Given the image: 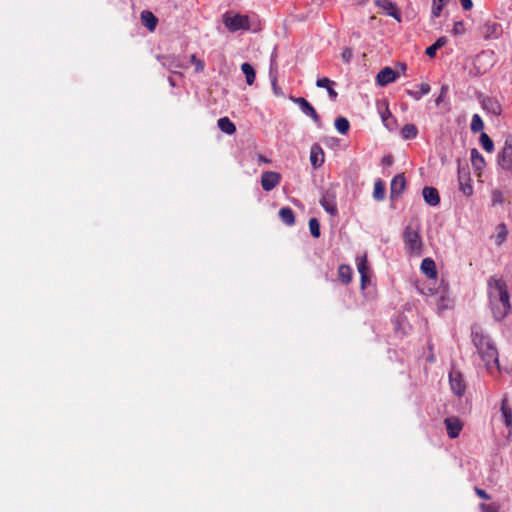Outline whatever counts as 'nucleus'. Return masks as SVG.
<instances>
[{
	"instance_id": "nucleus-1",
	"label": "nucleus",
	"mask_w": 512,
	"mask_h": 512,
	"mask_svg": "<svg viewBox=\"0 0 512 512\" xmlns=\"http://www.w3.org/2000/svg\"><path fill=\"white\" fill-rule=\"evenodd\" d=\"M471 337L480 357L486 363L488 369L491 364L499 368L498 351L490 337L485 334L481 326L474 324L471 328Z\"/></svg>"
},
{
	"instance_id": "nucleus-2",
	"label": "nucleus",
	"mask_w": 512,
	"mask_h": 512,
	"mask_svg": "<svg viewBox=\"0 0 512 512\" xmlns=\"http://www.w3.org/2000/svg\"><path fill=\"white\" fill-rule=\"evenodd\" d=\"M489 302H502L509 298L506 283L499 278L490 277L488 280Z\"/></svg>"
},
{
	"instance_id": "nucleus-3",
	"label": "nucleus",
	"mask_w": 512,
	"mask_h": 512,
	"mask_svg": "<svg viewBox=\"0 0 512 512\" xmlns=\"http://www.w3.org/2000/svg\"><path fill=\"white\" fill-rule=\"evenodd\" d=\"M223 24L229 32H236L238 30H249V17L241 14H234L232 12H226L223 15Z\"/></svg>"
},
{
	"instance_id": "nucleus-4",
	"label": "nucleus",
	"mask_w": 512,
	"mask_h": 512,
	"mask_svg": "<svg viewBox=\"0 0 512 512\" xmlns=\"http://www.w3.org/2000/svg\"><path fill=\"white\" fill-rule=\"evenodd\" d=\"M337 193L333 186L324 189L321 193L320 205L331 216L338 215Z\"/></svg>"
},
{
	"instance_id": "nucleus-5",
	"label": "nucleus",
	"mask_w": 512,
	"mask_h": 512,
	"mask_svg": "<svg viewBox=\"0 0 512 512\" xmlns=\"http://www.w3.org/2000/svg\"><path fill=\"white\" fill-rule=\"evenodd\" d=\"M291 100L298 105L299 109L303 114L310 117L317 127H321V117L315 110V108L303 97H292Z\"/></svg>"
},
{
	"instance_id": "nucleus-6",
	"label": "nucleus",
	"mask_w": 512,
	"mask_h": 512,
	"mask_svg": "<svg viewBox=\"0 0 512 512\" xmlns=\"http://www.w3.org/2000/svg\"><path fill=\"white\" fill-rule=\"evenodd\" d=\"M498 165L512 174V140H506L502 150L497 155Z\"/></svg>"
},
{
	"instance_id": "nucleus-7",
	"label": "nucleus",
	"mask_w": 512,
	"mask_h": 512,
	"mask_svg": "<svg viewBox=\"0 0 512 512\" xmlns=\"http://www.w3.org/2000/svg\"><path fill=\"white\" fill-rule=\"evenodd\" d=\"M449 383L453 394L461 397L465 394L466 383L462 373L456 369H451L449 372Z\"/></svg>"
},
{
	"instance_id": "nucleus-8",
	"label": "nucleus",
	"mask_w": 512,
	"mask_h": 512,
	"mask_svg": "<svg viewBox=\"0 0 512 512\" xmlns=\"http://www.w3.org/2000/svg\"><path fill=\"white\" fill-rule=\"evenodd\" d=\"M404 242L406 247L412 251H420L422 248V240L418 231L412 230L407 227L404 231Z\"/></svg>"
},
{
	"instance_id": "nucleus-9",
	"label": "nucleus",
	"mask_w": 512,
	"mask_h": 512,
	"mask_svg": "<svg viewBox=\"0 0 512 512\" xmlns=\"http://www.w3.org/2000/svg\"><path fill=\"white\" fill-rule=\"evenodd\" d=\"M458 182L459 189L465 196H471L473 194V186L468 169L458 167Z\"/></svg>"
},
{
	"instance_id": "nucleus-10",
	"label": "nucleus",
	"mask_w": 512,
	"mask_h": 512,
	"mask_svg": "<svg viewBox=\"0 0 512 512\" xmlns=\"http://www.w3.org/2000/svg\"><path fill=\"white\" fill-rule=\"evenodd\" d=\"M374 4L382 9L388 16H391L396 21L401 22L400 11L393 0H374Z\"/></svg>"
},
{
	"instance_id": "nucleus-11",
	"label": "nucleus",
	"mask_w": 512,
	"mask_h": 512,
	"mask_svg": "<svg viewBox=\"0 0 512 512\" xmlns=\"http://www.w3.org/2000/svg\"><path fill=\"white\" fill-rule=\"evenodd\" d=\"M281 180V175L274 171H265L261 175V186L265 191L273 190Z\"/></svg>"
},
{
	"instance_id": "nucleus-12",
	"label": "nucleus",
	"mask_w": 512,
	"mask_h": 512,
	"mask_svg": "<svg viewBox=\"0 0 512 512\" xmlns=\"http://www.w3.org/2000/svg\"><path fill=\"white\" fill-rule=\"evenodd\" d=\"M493 317L496 321L504 319L511 309L510 299H506L502 302L490 303Z\"/></svg>"
},
{
	"instance_id": "nucleus-13",
	"label": "nucleus",
	"mask_w": 512,
	"mask_h": 512,
	"mask_svg": "<svg viewBox=\"0 0 512 512\" xmlns=\"http://www.w3.org/2000/svg\"><path fill=\"white\" fill-rule=\"evenodd\" d=\"M503 34L502 25L495 21H488L483 26V36L486 40L499 39Z\"/></svg>"
},
{
	"instance_id": "nucleus-14",
	"label": "nucleus",
	"mask_w": 512,
	"mask_h": 512,
	"mask_svg": "<svg viewBox=\"0 0 512 512\" xmlns=\"http://www.w3.org/2000/svg\"><path fill=\"white\" fill-rule=\"evenodd\" d=\"M406 187V180L403 174L395 175L390 183V198H398Z\"/></svg>"
},
{
	"instance_id": "nucleus-15",
	"label": "nucleus",
	"mask_w": 512,
	"mask_h": 512,
	"mask_svg": "<svg viewBox=\"0 0 512 512\" xmlns=\"http://www.w3.org/2000/svg\"><path fill=\"white\" fill-rule=\"evenodd\" d=\"M447 434L450 438L455 439L460 435V432L463 428V424L457 417H447L444 420Z\"/></svg>"
},
{
	"instance_id": "nucleus-16",
	"label": "nucleus",
	"mask_w": 512,
	"mask_h": 512,
	"mask_svg": "<svg viewBox=\"0 0 512 512\" xmlns=\"http://www.w3.org/2000/svg\"><path fill=\"white\" fill-rule=\"evenodd\" d=\"M481 104L482 108L493 116H500L502 113V106L496 98L485 97Z\"/></svg>"
},
{
	"instance_id": "nucleus-17",
	"label": "nucleus",
	"mask_w": 512,
	"mask_h": 512,
	"mask_svg": "<svg viewBox=\"0 0 512 512\" xmlns=\"http://www.w3.org/2000/svg\"><path fill=\"white\" fill-rule=\"evenodd\" d=\"M396 80V72L390 68L385 67L382 70L379 71V73L376 76V82L380 86H386Z\"/></svg>"
},
{
	"instance_id": "nucleus-18",
	"label": "nucleus",
	"mask_w": 512,
	"mask_h": 512,
	"mask_svg": "<svg viewBox=\"0 0 512 512\" xmlns=\"http://www.w3.org/2000/svg\"><path fill=\"white\" fill-rule=\"evenodd\" d=\"M424 201L430 206H437L440 203L439 192L436 188L425 186L422 190Z\"/></svg>"
},
{
	"instance_id": "nucleus-19",
	"label": "nucleus",
	"mask_w": 512,
	"mask_h": 512,
	"mask_svg": "<svg viewBox=\"0 0 512 512\" xmlns=\"http://www.w3.org/2000/svg\"><path fill=\"white\" fill-rule=\"evenodd\" d=\"M334 85H335V82L330 80L327 77L318 78L316 80V86L319 88L326 89L331 101H336V99L338 97V93L333 88Z\"/></svg>"
},
{
	"instance_id": "nucleus-20",
	"label": "nucleus",
	"mask_w": 512,
	"mask_h": 512,
	"mask_svg": "<svg viewBox=\"0 0 512 512\" xmlns=\"http://www.w3.org/2000/svg\"><path fill=\"white\" fill-rule=\"evenodd\" d=\"M310 162L314 168H319L324 163V153L318 144H314L310 150Z\"/></svg>"
},
{
	"instance_id": "nucleus-21",
	"label": "nucleus",
	"mask_w": 512,
	"mask_h": 512,
	"mask_svg": "<svg viewBox=\"0 0 512 512\" xmlns=\"http://www.w3.org/2000/svg\"><path fill=\"white\" fill-rule=\"evenodd\" d=\"M140 17H141L142 24L149 31H154L155 30V28L157 26V23H158V19H157V17L151 11L143 10L141 12Z\"/></svg>"
},
{
	"instance_id": "nucleus-22",
	"label": "nucleus",
	"mask_w": 512,
	"mask_h": 512,
	"mask_svg": "<svg viewBox=\"0 0 512 512\" xmlns=\"http://www.w3.org/2000/svg\"><path fill=\"white\" fill-rule=\"evenodd\" d=\"M421 271L430 279L437 277L436 264L433 259L425 258L421 263Z\"/></svg>"
},
{
	"instance_id": "nucleus-23",
	"label": "nucleus",
	"mask_w": 512,
	"mask_h": 512,
	"mask_svg": "<svg viewBox=\"0 0 512 512\" xmlns=\"http://www.w3.org/2000/svg\"><path fill=\"white\" fill-rule=\"evenodd\" d=\"M217 125L219 129L227 135H232L236 132L235 124L228 117L219 118Z\"/></svg>"
},
{
	"instance_id": "nucleus-24",
	"label": "nucleus",
	"mask_w": 512,
	"mask_h": 512,
	"mask_svg": "<svg viewBox=\"0 0 512 512\" xmlns=\"http://www.w3.org/2000/svg\"><path fill=\"white\" fill-rule=\"evenodd\" d=\"M448 40L445 36L439 37L431 46L426 48V55L430 58H433L436 56L437 50L442 48L447 44Z\"/></svg>"
},
{
	"instance_id": "nucleus-25",
	"label": "nucleus",
	"mask_w": 512,
	"mask_h": 512,
	"mask_svg": "<svg viewBox=\"0 0 512 512\" xmlns=\"http://www.w3.org/2000/svg\"><path fill=\"white\" fill-rule=\"evenodd\" d=\"M279 217L288 226H292L295 223V215L290 207H282L279 211Z\"/></svg>"
},
{
	"instance_id": "nucleus-26",
	"label": "nucleus",
	"mask_w": 512,
	"mask_h": 512,
	"mask_svg": "<svg viewBox=\"0 0 512 512\" xmlns=\"http://www.w3.org/2000/svg\"><path fill=\"white\" fill-rule=\"evenodd\" d=\"M471 163L477 171H481L485 167V160L476 148L471 150Z\"/></svg>"
},
{
	"instance_id": "nucleus-27",
	"label": "nucleus",
	"mask_w": 512,
	"mask_h": 512,
	"mask_svg": "<svg viewBox=\"0 0 512 512\" xmlns=\"http://www.w3.org/2000/svg\"><path fill=\"white\" fill-rule=\"evenodd\" d=\"M501 414L506 427L512 426V409L507 404V399L504 398L501 402Z\"/></svg>"
},
{
	"instance_id": "nucleus-28",
	"label": "nucleus",
	"mask_w": 512,
	"mask_h": 512,
	"mask_svg": "<svg viewBox=\"0 0 512 512\" xmlns=\"http://www.w3.org/2000/svg\"><path fill=\"white\" fill-rule=\"evenodd\" d=\"M338 278L344 284L350 283V281L352 279L351 267L349 265H345V264L340 265L338 268Z\"/></svg>"
},
{
	"instance_id": "nucleus-29",
	"label": "nucleus",
	"mask_w": 512,
	"mask_h": 512,
	"mask_svg": "<svg viewBox=\"0 0 512 512\" xmlns=\"http://www.w3.org/2000/svg\"><path fill=\"white\" fill-rule=\"evenodd\" d=\"M419 90H407V94L412 97L414 100H420L424 95L428 94L431 90L430 85L428 83H421L419 85Z\"/></svg>"
},
{
	"instance_id": "nucleus-30",
	"label": "nucleus",
	"mask_w": 512,
	"mask_h": 512,
	"mask_svg": "<svg viewBox=\"0 0 512 512\" xmlns=\"http://www.w3.org/2000/svg\"><path fill=\"white\" fill-rule=\"evenodd\" d=\"M241 71L245 75L246 83L248 85H252L254 83L255 77H256V73H255L253 66L250 63L245 62L241 65Z\"/></svg>"
},
{
	"instance_id": "nucleus-31",
	"label": "nucleus",
	"mask_w": 512,
	"mask_h": 512,
	"mask_svg": "<svg viewBox=\"0 0 512 512\" xmlns=\"http://www.w3.org/2000/svg\"><path fill=\"white\" fill-rule=\"evenodd\" d=\"M378 111H379V114H380V117H381V120H382L384 126L391 131L392 127L390 124H388V118L392 119V115L389 111L388 104H386V103L378 104Z\"/></svg>"
},
{
	"instance_id": "nucleus-32",
	"label": "nucleus",
	"mask_w": 512,
	"mask_h": 512,
	"mask_svg": "<svg viewBox=\"0 0 512 512\" xmlns=\"http://www.w3.org/2000/svg\"><path fill=\"white\" fill-rule=\"evenodd\" d=\"M418 130L414 124H406L401 130L403 139L410 140L417 137Z\"/></svg>"
},
{
	"instance_id": "nucleus-33",
	"label": "nucleus",
	"mask_w": 512,
	"mask_h": 512,
	"mask_svg": "<svg viewBox=\"0 0 512 512\" xmlns=\"http://www.w3.org/2000/svg\"><path fill=\"white\" fill-rule=\"evenodd\" d=\"M357 269L359 274L361 275V283L362 287H365V282L367 281V260L366 257L358 258L357 259Z\"/></svg>"
},
{
	"instance_id": "nucleus-34",
	"label": "nucleus",
	"mask_w": 512,
	"mask_h": 512,
	"mask_svg": "<svg viewBox=\"0 0 512 512\" xmlns=\"http://www.w3.org/2000/svg\"><path fill=\"white\" fill-rule=\"evenodd\" d=\"M269 76H270V79H271V83H272L273 89L276 91L277 63H276V55H275V53H272V55H271Z\"/></svg>"
},
{
	"instance_id": "nucleus-35",
	"label": "nucleus",
	"mask_w": 512,
	"mask_h": 512,
	"mask_svg": "<svg viewBox=\"0 0 512 512\" xmlns=\"http://www.w3.org/2000/svg\"><path fill=\"white\" fill-rule=\"evenodd\" d=\"M385 185L381 180H377L374 184L373 197L376 201H382L385 198Z\"/></svg>"
},
{
	"instance_id": "nucleus-36",
	"label": "nucleus",
	"mask_w": 512,
	"mask_h": 512,
	"mask_svg": "<svg viewBox=\"0 0 512 512\" xmlns=\"http://www.w3.org/2000/svg\"><path fill=\"white\" fill-rule=\"evenodd\" d=\"M335 128L340 133L345 135L350 129V123L345 117H338L335 119Z\"/></svg>"
},
{
	"instance_id": "nucleus-37",
	"label": "nucleus",
	"mask_w": 512,
	"mask_h": 512,
	"mask_svg": "<svg viewBox=\"0 0 512 512\" xmlns=\"http://www.w3.org/2000/svg\"><path fill=\"white\" fill-rule=\"evenodd\" d=\"M470 128L473 133H478L484 129V122L478 114L472 116Z\"/></svg>"
},
{
	"instance_id": "nucleus-38",
	"label": "nucleus",
	"mask_w": 512,
	"mask_h": 512,
	"mask_svg": "<svg viewBox=\"0 0 512 512\" xmlns=\"http://www.w3.org/2000/svg\"><path fill=\"white\" fill-rule=\"evenodd\" d=\"M480 143L482 148L487 152H492L494 149V143L492 139L484 132L480 135Z\"/></svg>"
},
{
	"instance_id": "nucleus-39",
	"label": "nucleus",
	"mask_w": 512,
	"mask_h": 512,
	"mask_svg": "<svg viewBox=\"0 0 512 512\" xmlns=\"http://www.w3.org/2000/svg\"><path fill=\"white\" fill-rule=\"evenodd\" d=\"M309 229H310L311 235L314 238H319L320 237V235H321L320 223L317 220V218H314V217L310 218V220H309Z\"/></svg>"
},
{
	"instance_id": "nucleus-40",
	"label": "nucleus",
	"mask_w": 512,
	"mask_h": 512,
	"mask_svg": "<svg viewBox=\"0 0 512 512\" xmlns=\"http://www.w3.org/2000/svg\"><path fill=\"white\" fill-rule=\"evenodd\" d=\"M447 2H439L438 0H433V3H432V17L434 18H437L441 15V12L443 10V6L446 4Z\"/></svg>"
},
{
	"instance_id": "nucleus-41",
	"label": "nucleus",
	"mask_w": 512,
	"mask_h": 512,
	"mask_svg": "<svg viewBox=\"0 0 512 512\" xmlns=\"http://www.w3.org/2000/svg\"><path fill=\"white\" fill-rule=\"evenodd\" d=\"M497 230H498V233L496 236V241L498 244H502L505 241L506 236H507V230H506L505 224H503V223L499 224L497 227Z\"/></svg>"
},
{
	"instance_id": "nucleus-42",
	"label": "nucleus",
	"mask_w": 512,
	"mask_h": 512,
	"mask_svg": "<svg viewBox=\"0 0 512 512\" xmlns=\"http://www.w3.org/2000/svg\"><path fill=\"white\" fill-rule=\"evenodd\" d=\"M453 35H463L465 33V25L463 21H456L452 29Z\"/></svg>"
},
{
	"instance_id": "nucleus-43",
	"label": "nucleus",
	"mask_w": 512,
	"mask_h": 512,
	"mask_svg": "<svg viewBox=\"0 0 512 512\" xmlns=\"http://www.w3.org/2000/svg\"><path fill=\"white\" fill-rule=\"evenodd\" d=\"M175 62H176V59L173 57H165L164 56L161 58L162 65L164 67H167L168 69H170L172 67H180V65Z\"/></svg>"
},
{
	"instance_id": "nucleus-44",
	"label": "nucleus",
	"mask_w": 512,
	"mask_h": 512,
	"mask_svg": "<svg viewBox=\"0 0 512 512\" xmlns=\"http://www.w3.org/2000/svg\"><path fill=\"white\" fill-rule=\"evenodd\" d=\"M504 202L503 193L500 190H494L492 192V204L501 205Z\"/></svg>"
},
{
	"instance_id": "nucleus-45",
	"label": "nucleus",
	"mask_w": 512,
	"mask_h": 512,
	"mask_svg": "<svg viewBox=\"0 0 512 512\" xmlns=\"http://www.w3.org/2000/svg\"><path fill=\"white\" fill-rule=\"evenodd\" d=\"M190 61L195 65L196 72H201L204 70V62L196 57L195 54L190 56Z\"/></svg>"
},
{
	"instance_id": "nucleus-46",
	"label": "nucleus",
	"mask_w": 512,
	"mask_h": 512,
	"mask_svg": "<svg viewBox=\"0 0 512 512\" xmlns=\"http://www.w3.org/2000/svg\"><path fill=\"white\" fill-rule=\"evenodd\" d=\"M353 57L351 48H345L341 53V58L345 63H350Z\"/></svg>"
},
{
	"instance_id": "nucleus-47",
	"label": "nucleus",
	"mask_w": 512,
	"mask_h": 512,
	"mask_svg": "<svg viewBox=\"0 0 512 512\" xmlns=\"http://www.w3.org/2000/svg\"><path fill=\"white\" fill-rule=\"evenodd\" d=\"M480 509H481V512H498L497 507L494 505H491V504L481 503Z\"/></svg>"
},
{
	"instance_id": "nucleus-48",
	"label": "nucleus",
	"mask_w": 512,
	"mask_h": 512,
	"mask_svg": "<svg viewBox=\"0 0 512 512\" xmlns=\"http://www.w3.org/2000/svg\"><path fill=\"white\" fill-rule=\"evenodd\" d=\"M475 490V493L482 499L484 500H490L491 499V496L483 489L481 488H478V487H475L474 488Z\"/></svg>"
},
{
	"instance_id": "nucleus-49",
	"label": "nucleus",
	"mask_w": 512,
	"mask_h": 512,
	"mask_svg": "<svg viewBox=\"0 0 512 512\" xmlns=\"http://www.w3.org/2000/svg\"><path fill=\"white\" fill-rule=\"evenodd\" d=\"M447 86H442L439 96L436 98L435 103L438 106L444 99L446 93H447Z\"/></svg>"
},
{
	"instance_id": "nucleus-50",
	"label": "nucleus",
	"mask_w": 512,
	"mask_h": 512,
	"mask_svg": "<svg viewBox=\"0 0 512 512\" xmlns=\"http://www.w3.org/2000/svg\"><path fill=\"white\" fill-rule=\"evenodd\" d=\"M459 1L462 5V8L466 11L470 10L473 7L472 0H459Z\"/></svg>"
},
{
	"instance_id": "nucleus-51",
	"label": "nucleus",
	"mask_w": 512,
	"mask_h": 512,
	"mask_svg": "<svg viewBox=\"0 0 512 512\" xmlns=\"http://www.w3.org/2000/svg\"><path fill=\"white\" fill-rule=\"evenodd\" d=\"M392 163H393V158L391 155L383 157L382 164L384 166H390V165H392Z\"/></svg>"
},
{
	"instance_id": "nucleus-52",
	"label": "nucleus",
	"mask_w": 512,
	"mask_h": 512,
	"mask_svg": "<svg viewBox=\"0 0 512 512\" xmlns=\"http://www.w3.org/2000/svg\"><path fill=\"white\" fill-rule=\"evenodd\" d=\"M395 123H396V121H395V119L393 117H392V119L388 118V124H390L392 128H393Z\"/></svg>"
},
{
	"instance_id": "nucleus-53",
	"label": "nucleus",
	"mask_w": 512,
	"mask_h": 512,
	"mask_svg": "<svg viewBox=\"0 0 512 512\" xmlns=\"http://www.w3.org/2000/svg\"><path fill=\"white\" fill-rule=\"evenodd\" d=\"M168 81H169L171 86H175V82H174V80L171 77L168 78Z\"/></svg>"
},
{
	"instance_id": "nucleus-54",
	"label": "nucleus",
	"mask_w": 512,
	"mask_h": 512,
	"mask_svg": "<svg viewBox=\"0 0 512 512\" xmlns=\"http://www.w3.org/2000/svg\"><path fill=\"white\" fill-rule=\"evenodd\" d=\"M439 2H449L450 0H438Z\"/></svg>"
}]
</instances>
